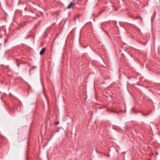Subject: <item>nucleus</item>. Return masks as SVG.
<instances>
[{
	"label": "nucleus",
	"mask_w": 160,
	"mask_h": 160,
	"mask_svg": "<svg viewBox=\"0 0 160 160\" xmlns=\"http://www.w3.org/2000/svg\"><path fill=\"white\" fill-rule=\"evenodd\" d=\"M54 133L53 132H52V134L49 137V139H51L52 137L54 135Z\"/></svg>",
	"instance_id": "obj_4"
},
{
	"label": "nucleus",
	"mask_w": 160,
	"mask_h": 160,
	"mask_svg": "<svg viewBox=\"0 0 160 160\" xmlns=\"http://www.w3.org/2000/svg\"><path fill=\"white\" fill-rule=\"evenodd\" d=\"M59 123V121H58V122H55V125H57Z\"/></svg>",
	"instance_id": "obj_7"
},
{
	"label": "nucleus",
	"mask_w": 160,
	"mask_h": 160,
	"mask_svg": "<svg viewBox=\"0 0 160 160\" xmlns=\"http://www.w3.org/2000/svg\"><path fill=\"white\" fill-rule=\"evenodd\" d=\"M111 111L112 112H114L115 113H119V112L117 111H115V110L113 109H112Z\"/></svg>",
	"instance_id": "obj_5"
},
{
	"label": "nucleus",
	"mask_w": 160,
	"mask_h": 160,
	"mask_svg": "<svg viewBox=\"0 0 160 160\" xmlns=\"http://www.w3.org/2000/svg\"><path fill=\"white\" fill-rule=\"evenodd\" d=\"M18 61H16V62L17 63V66H18V68H19V65L20 63H18Z\"/></svg>",
	"instance_id": "obj_6"
},
{
	"label": "nucleus",
	"mask_w": 160,
	"mask_h": 160,
	"mask_svg": "<svg viewBox=\"0 0 160 160\" xmlns=\"http://www.w3.org/2000/svg\"><path fill=\"white\" fill-rule=\"evenodd\" d=\"M46 48H42L40 52V55H42L45 52Z\"/></svg>",
	"instance_id": "obj_1"
},
{
	"label": "nucleus",
	"mask_w": 160,
	"mask_h": 160,
	"mask_svg": "<svg viewBox=\"0 0 160 160\" xmlns=\"http://www.w3.org/2000/svg\"><path fill=\"white\" fill-rule=\"evenodd\" d=\"M129 128L127 126H125V127L123 128L122 130L123 131L129 130Z\"/></svg>",
	"instance_id": "obj_2"
},
{
	"label": "nucleus",
	"mask_w": 160,
	"mask_h": 160,
	"mask_svg": "<svg viewBox=\"0 0 160 160\" xmlns=\"http://www.w3.org/2000/svg\"><path fill=\"white\" fill-rule=\"evenodd\" d=\"M105 11L104 10H102L99 13V15H100L101 13H102L103 12Z\"/></svg>",
	"instance_id": "obj_8"
},
{
	"label": "nucleus",
	"mask_w": 160,
	"mask_h": 160,
	"mask_svg": "<svg viewBox=\"0 0 160 160\" xmlns=\"http://www.w3.org/2000/svg\"><path fill=\"white\" fill-rule=\"evenodd\" d=\"M143 115H145V116H147V114H148V113H147V114H143Z\"/></svg>",
	"instance_id": "obj_9"
},
{
	"label": "nucleus",
	"mask_w": 160,
	"mask_h": 160,
	"mask_svg": "<svg viewBox=\"0 0 160 160\" xmlns=\"http://www.w3.org/2000/svg\"><path fill=\"white\" fill-rule=\"evenodd\" d=\"M73 5V3L72 2H71L69 4V5L68 6L67 8L68 9H69Z\"/></svg>",
	"instance_id": "obj_3"
},
{
	"label": "nucleus",
	"mask_w": 160,
	"mask_h": 160,
	"mask_svg": "<svg viewBox=\"0 0 160 160\" xmlns=\"http://www.w3.org/2000/svg\"><path fill=\"white\" fill-rule=\"evenodd\" d=\"M27 160H28V159Z\"/></svg>",
	"instance_id": "obj_10"
}]
</instances>
